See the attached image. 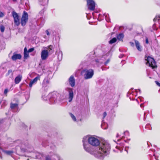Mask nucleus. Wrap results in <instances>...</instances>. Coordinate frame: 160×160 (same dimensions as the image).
Instances as JSON below:
<instances>
[{
	"instance_id": "c85d7f7f",
	"label": "nucleus",
	"mask_w": 160,
	"mask_h": 160,
	"mask_svg": "<svg viewBox=\"0 0 160 160\" xmlns=\"http://www.w3.org/2000/svg\"><path fill=\"white\" fill-rule=\"evenodd\" d=\"M45 160H52L50 156L47 155L45 157Z\"/></svg>"
},
{
	"instance_id": "79ce46f5",
	"label": "nucleus",
	"mask_w": 160,
	"mask_h": 160,
	"mask_svg": "<svg viewBox=\"0 0 160 160\" xmlns=\"http://www.w3.org/2000/svg\"><path fill=\"white\" fill-rule=\"evenodd\" d=\"M123 56V55L121 54L119 56V57L120 58H121Z\"/></svg>"
},
{
	"instance_id": "a211bd4d",
	"label": "nucleus",
	"mask_w": 160,
	"mask_h": 160,
	"mask_svg": "<svg viewBox=\"0 0 160 160\" xmlns=\"http://www.w3.org/2000/svg\"><path fill=\"white\" fill-rule=\"evenodd\" d=\"M124 37V35L122 33H120L117 36V38L118 40L120 41H122Z\"/></svg>"
},
{
	"instance_id": "3c124183",
	"label": "nucleus",
	"mask_w": 160,
	"mask_h": 160,
	"mask_svg": "<svg viewBox=\"0 0 160 160\" xmlns=\"http://www.w3.org/2000/svg\"><path fill=\"white\" fill-rule=\"evenodd\" d=\"M138 90H139V91L140 92V91H140V89H138Z\"/></svg>"
},
{
	"instance_id": "f03ea898",
	"label": "nucleus",
	"mask_w": 160,
	"mask_h": 160,
	"mask_svg": "<svg viewBox=\"0 0 160 160\" xmlns=\"http://www.w3.org/2000/svg\"><path fill=\"white\" fill-rule=\"evenodd\" d=\"M60 94L56 92H53L50 93L47 96L45 100H48V99L51 104H52L56 102L57 100H59Z\"/></svg>"
},
{
	"instance_id": "dca6fc26",
	"label": "nucleus",
	"mask_w": 160,
	"mask_h": 160,
	"mask_svg": "<svg viewBox=\"0 0 160 160\" xmlns=\"http://www.w3.org/2000/svg\"><path fill=\"white\" fill-rule=\"evenodd\" d=\"M39 77H37L32 80H31L30 81V82L29 84V87L31 88L32 86V85L33 84L36 83L37 81L39 79Z\"/></svg>"
},
{
	"instance_id": "0eeeda50",
	"label": "nucleus",
	"mask_w": 160,
	"mask_h": 160,
	"mask_svg": "<svg viewBox=\"0 0 160 160\" xmlns=\"http://www.w3.org/2000/svg\"><path fill=\"white\" fill-rule=\"evenodd\" d=\"M12 13L14 18V24L17 26H19L20 24V19L18 15L14 11H12Z\"/></svg>"
},
{
	"instance_id": "7ed1b4c3",
	"label": "nucleus",
	"mask_w": 160,
	"mask_h": 160,
	"mask_svg": "<svg viewBox=\"0 0 160 160\" xmlns=\"http://www.w3.org/2000/svg\"><path fill=\"white\" fill-rule=\"evenodd\" d=\"M145 60L147 61L146 62L147 65H148V64L149 66L152 67V69L157 68V66L156 65V62L153 58L149 56L147 57H146Z\"/></svg>"
},
{
	"instance_id": "4c0bfd02",
	"label": "nucleus",
	"mask_w": 160,
	"mask_h": 160,
	"mask_svg": "<svg viewBox=\"0 0 160 160\" xmlns=\"http://www.w3.org/2000/svg\"><path fill=\"white\" fill-rule=\"evenodd\" d=\"M28 52V51H27L26 47H25L24 49V52Z\"/></svg>"
},
{
	"instance_id": "c9c22d12",
	"label": "nucleus",
	"mask_w": 160,
	"mask_h": 160,
	"mask_svg": "<svg viewBox=\"0 0 160 160\" xmlns=\"http://www.w3.org/2000/svg\"><path fill=\"white\" fill-rule=\"evenodd\" d=\"M46 32L47 34V35L49 36L50 35V33H49V32L47 30L46 31Z\"/></svg>"
},
{
	"instance_id": "f257e3e1",
	"label": "nucleus",
	"mask_w": 160,
	"mask_h": 160,
	"mask_svg": "<svg viewBox=\"0 0 160 160\" xmlns=\"http://www.w3.org/2000/svg\"><path fill=\"white\" fill-rule=\"evenodd\" d=\"M88 137H85L82 140L83 146L87 152L93 155L96 157L101 159H103L104 157L109 154L110 146L108 142H102L96 149L87 144V140L88 141Z\"/></svg>"
},
{
	"instance_id": "9b49d317",
	"label": "nucleus",
	"mask_w": 160,
	"mask_h": 160,
	"mask_svg": "<svg viewBox=\"0 0 160 160\" xmlns=\"http://www.w3.org/2000/svg\"><path fill=\"white\" fill-rule=\"evenodd\" d=\"M10 108L13 112H16L17 111L18 109V104L17 103H11L10 104Z\"/></svg>"
},
{
	"instance_id": "423d86ee",
	"label": "nucleus",
	"mask_w": 160,
	"mask_h": 160,
	"mask_svg": "<svg viewBox=\"0 0 160 160\" xmlns=\"http://www.w3.org/2000/svg\"><path fill=\"white\" fill-rule=\"evenodd\" d=\"M28 13L26 11H24L21 18V24L22 26H24L26 25L28 21Z\"/></svg>"
},
{
	"instance_id": "58836bf2",
	"label": "nucleus",
	"mask_w": 160,
	"mask_h": 160,
	"mask_svg": "<svg viewBox=\"0 0 160 160\" xmlns=\"http://www.w3.org/2000/svg\"><path fill=\"white\" fill-rule=\"evenodd\" d=\"M131 46L133 47L134 46V43L133 42H130Z\"/></svg>"
},
{
	"instance_id": "6e6552de",
	"label": "nucleus",
	"mask_w": 160,
	"mask_h": 160,
	"mask_svg": "<svg viewBox=\"0 0 160 160\" xmlns=\"http://www.w3.org/2000/svg\"><path fill=\"white\" fill-rule=\"evenodd\" d=\"M87 2L88 9L92 11H93L95 8V3L94 1L93 0H88Z\"/></svg>"
},
{
	"instance_id": "603ef678",
	"label": "nucleus",
	"mask_w": 160,
	"mask_h": 160,
	"mask_svg": "<svg viewBox=\"0 0 160 160\" xmlns=\"http://www.w3.org/2000/svg\"><path fill=\"white\" fill-rule=\"evenodd\" d=\"M40 20H39L38 21H39H39H40Z\"/></svg>"
},
{
	"instance_id": "aec40b11",
	"label": "nucleus",
	"mask_w": 160,
	"mask_h": 160,
	"mask_svg": "<svg viewBox=\"0 0 160 160\" xmlns=\"http://www.w3.org/2000/svg\"><path fill=\"white\" fill-rule=\"evenodd\" d=\"M53 47L52 46L50 45L48 47V52H49V53L52 54L53 52Z\"/></svg>"
},
{
	"instance_id": "39448f33",
	"label": "nucleus",
	"mask_w": 160,
	"mask_h": 160,
	"mask_svg": "<svg viewBox=\"0 0 160 160\" xmlns=\"http://www.w3.org/2000/svg\"><path fill=\"white\" fill-rule=\"evenodd\" d=\"M85 74L84 78L85 79L91 78L94 74V71L92 69L84 70Z\"/></svg>"
},
{
	"instance_id": "c03bdc74",
	"label": "nucleus",
	"mask_w": 160,
	"mask_h": 160,
	"mask_svg": "<svg viewBox=\"0 0 160 160\" xmlns=\"http://www.w3.org/2000/svg\"><path fill=\"white\" fill-rule=\"evenodd\" d=\"M149 126V125H146V128H147V127H148V126Z\"/></svg>"
},
{
	"instance_id": "de8ad7c7",
	"label": "nucleus",
	"mask_w": 160,
	"mask_h": 160,
	"mask_svg": "<svg viewBox=\"0 0 160 160\" xmlns=\"http://www.w3.org/2000/svg\"><path fill=\"white\" fill-rule=\"evenodd\" d=\"M0 158H2V156H1V155H0Z\"/></svg>"
},
{
	"instance_id": "5701e85b",
	"label": "nucleus",
	"mask_w": 160,
	"mask_h": 160,
	"mask_svg": "<svg viewBox=\"0 0 160 160\" xmlns=\"http://www.w3.org/2000/svg\"><path fill=\"white\" fill-rule=\"evenodd\" d=\"M62 54L61 52H59V54L58 55V59L59 60H62Z\"/></svg>"
},
{
	"instance_id": "f3484780",
	"label": "nucleus",
	"mask_w": 160,
	"mask_h": 160,
	"mask_svg": "<svg viewBox=\"0 0 160 160\" xmlns=\"http://www.w3.org/2000/svg\"><path fill=\"white\" fill-rule=\"evenodd\" d=\"M135 42L137 49L139 51H142V47L140 46V43L139 42L136 40H135Z\"/></svg>"
},
{
	"instance_id": "6e6d98bb",
	"label": "nucleus",
	"mask_w": 160,
	"mask_h": 160,
	"mask_svg": "<svg viewBox=\"0 0 160 160\" xmlns=\"http://www.w3.org/2000/svg\"><path fill=\"white\" fill-rule=\"evenodd\" d=\"M118 147V146H116V148H117Z\"/></svg>"
},
{
	"instance_id": "7c9ffc66",
	"label": "nucleus",
	"mask_w": 160,
	"mask_h": 160,
	"mask_svg": "<svg viewBox=\"0 0 160 160\" xmlns=\"http://www.w3.org/2000/svg\"><path fill=\"white\" fill-rule=\"evenodd\" d=\"M34 50V48H30L28 50V52H32Z\"/></svg>"
},
{
	"instance_id": "4be33fe9",
	"label": "nucleus",
	"mask_w": 160,
	"mask_h": 160,
	"mask_svg": "<svg viewBox=\"0 0 160 160\" xmlns=\"http://www.w3.org/2000/svg\"><path fill=\"white\" fill-rule=\"evenodd\" d=\"M3 152L5 153L8 155H10L13 152L12 151L5 150Z\"/></svg>"
},
{
	"instance_id": "a18cd8bd",
	"label": "nucleus",
	"mask_w": 160,
	"mask_h": 160,
	"mask_svg": "<svg viewBox=\"0 0 160 160\" xmlns=\"http://www.w3.org/2000/svg\"><path fill=\"white\" fill-rule=\"evenodd\" d=\"M44 22V21L43 20V21H42V24H43Z\"/></svg>"
},
{
	"instance_id": "864d4df0",
	"label": "nucleus",
	"mask_w": 160,
	"mask_h": 160,
	"mask_svg": "<svg viewBox=\"0 0 160 160\" xmlns=\"http://www.w3.org/2000/svg\"><path fill=\"white\" fill-rule=\"evenodd\" d=\"M136 90V92H137V90Z\"/></svg>"
},
{
	"instance_id": "20e7f679",
	"label": "nucleus",
	"mask_w": 160,
	"mask_h": 160,
	"mask_svg": "<svg viewBox=\"0 0 160 160\" xmlns=\"http://www.w3.org/2000/svg\"><path fill=\"white\" fill-rule=\"evenodd\" d=\"M88 142L90 145L93 146H97L100 144L99 140L93 137L88 138Z\"/></svg>"
},
{
	"instance_id": "393cba45",
	"label": "nucleus",
	"mask_w": 160,
	"mask_h": 160,
	"mask_svg": "<svg viewBox=\"0 0 160 160\" xmlns=\"http://www.w3.org/2000/svg\"><path fill=\"white\" fill-rule=\"evenodd\" d=\"M160 16H159L157 15L153 19V21L154 22L156 21H158L159 20Z\"/></svg>"
},
{
	"instance_id": "37998d69",
	"label": "nucleus",
	"mask_w": 160,
	"mask_h": 160,
	"mask_svg": "<svg viewBox=\"0 0 160 160\" xmlns=\"http://www.w3.org/2000/svg\"><path fill=\"white\" fill-rule=\"evenodd\" d=\"M143 105V104H141V105H140L141 107H142Z\"/></svg>"
},
{
	"instance_id": "2eb2a0df",
	"label": "nucleus",
	"mask_w": 160,
	"mask_h": 160,
	"mask_svg": "<svg viewBox=\"0 0 160 160\" xmlns=\"http://www.w3.org/2000/svg\"><path fill=\"white\" fill-rule=\"evenodd\" d=\"M49 81L47 78L44 79L42 83V88H45L48 86L49 84Z\"/></svg>"
},
{
	"instance_id": "a19ab883",
	"label": "nucleus",
	"mask_w": 160,
	"mask_h": 160,
	"mask_svg": "<svg viewBox=\"0 0 160 160\" xmlns=\"http://www.w3.org/2000/svg\"><path fill=\"white\" fill-rule=\"evenodd\" d=\"M109 61V60H108L107 62H105V64H107Z\"/></svg>"
},
{
	"instance_id": "8fccbe9b",
	"label": "nucleus",
	"mask_w": 160,
	"mask_h": 160,
	"mask_svg": "<svg viewBox=\"0 0 160 160\" xmlns=\"http://www.w3.org/2000/svg\"><path fill=\"white\" fill-rule=\"evenodd\" d=\"M3 104H2V105L1 107H3Z\"/></svg>"
},
{
	"instance_id": "4468645a",
	"label": "nucleus",
	"mask_w": 160,
	"mask_h": 160,
	"mask_svg": "<svg viewBox=\"0 0 160 160\" xmlns=\"http://www.w3.org/2000/svg\"><path fill=\"white\" fill-rule=\"evenodd\" d=\"M22 78V75H19L17 76L15 79V83L16 84H18L21 81Z\"/></svg>"
},
{
	"instance_id": "9d476101",
	"label": "nucleus",
	"mask_w": 160,
	"mask_h": 160,
	"mask_svg": "<svg viewBox=\"0 0 160 160\" xmlns=\"http://www.w3.org/2000/svg\"><path fill=\"white\" fill-rule=\"evenodd\" d=\"M67 90L69 93V102H71L72 101L73 97L72 89L68 88L67 89Z\"/></svg>"
},
{
	"instance_id": "09e8293b",
	"label": "nucleus",
	"mask_w": 160,
	"mask_h": 160,
	"mask_svg": "<svg viewBox=\"0 0 160 160\" xmlns=\"http://www.w3.org/2000/svg\"><path fill=\"white\" fill-rule=\"evenodd\" d=\"M118 134H117V137H118Z\"/></svg>"
},
{
	"instance_id": "473e14b6",
	"label": "nucleus",
	"mask_w": 160,
	"mask_h": 160,
	"mask_svg": "<svg viewBox=\"0 0 160 160\" xmlns=\"http://www.w3.org/2000/svg\"><path fill=\"white\" fill-rule=\"evenodd\" d=\"M8 89H6L4 90V93L5 94H6L8 92Z\"/></svg>"
},
{
	"instance_id": "f704fd0d",
	"label": "nucleus",
	"mask_w": 160,
	"mask_h": 160,
	"mask_svg": "<svg viewBox=\"0 0 160 160\" xmlns=\"http://www.w3.org/2000/svg\"><path fill=\"white\" fill-rule=\"evenodd\" d=\"M106 115L107 113L106 112H104L103 114V118H104L106 116Z\"/></svg>"
},
{
	"instance_id": "cd10ccee",
	"label": "nucleus",
	"mask_w": 160,
	"mask_h": 160,
	"mask_svg": "<svg viewBox=\"0 0 160 160\" xmlns=\"http://www.w3.org/2000/svg\"><path fill=\"white\" fill-rule=\"evenodd\" d=\"M150 160H158L157 158L155 156V154H154L153 156L151 158Z\"/></svg>"
},
{
	"instance_id": "5fc2aeb1",
	"label": "nucleus",
	"mask_w": 160,
	"mask_h": 160,
	"mask_svg": "<svg viewBox=\"0 0 160 160\" xmlns=\"http://www.w3.org/2000/svg\"><path fill=\"white\" fill-rule=\"evenodd\" d=\"M118 141H119V140H118Z\"/></svg>"
},
{
	"instance_id": "6ab92c4d",
	"label": "nucleus",
	"mask_w": 160,
	"mask_h": 160,
	"mask_svg": "<svg viewBox=\"0 0 160 160\" xmlns=\"http://www.w3.org/2000/svg\"><path fill=\"white\" fill-rule=\"evenodd\" d=\"M28 142L26 141L25 142H22V144L20 146L22 148H24L25 146H27L28 145Z\"/></svg>"
},
{
	"instance_id": "ea45409f",
	"label": "nucleus",
	"mask_w": 160,
	"mask_h": 160,
	"mask_svg": "<svg viewBox=\"0 0 160 160\" xmlns=\"http://www.w3.org/2000/svg\"><path fill=\"white\" fill-rule=\"evenodd\" d=\"M103 123H102V124H101V126L102 128L103 129H106L107 128H104L103 127Z\"/></svg>"
},
{
	"instance_id": "72a5a7b5",
	"label": "nucleus",
	"mask_w": 160,
	"mask_h": 160,
	"mask_svg": "<svg viewBox=\"0 0 160 160\" xmlns=\"http://www.w3.org/2000/svg\"><path fill=\"white\" fill-rule=\"evenodd\" d=\"M155 82L156 83V84L158 86L160 87V83H159L157 81H155Z\"/></svg>"
},
{
	"instance_id": "bb28decb",
	"label": "nucleus",
	"mask_w": 160,
	"mask_h": 160,
	"mask_svg": "<svg viewBox=\"0 0 160 160\" xmlns=\"http://www.w3.org/2000/svg\"><path fill=\"white\" fill-rule=\"evenodd\" d=\"M70 115L71 117L72 118V119L74 121H76V119L75 116L73 114L71 113H70Z\"/></svg>"
},
{
	"instance_id": "49530a36",
	"label": "nucleus",
	"mask_w": 160,
	"mask_h": 160,
	"mask_svg": "<svg viewBox=\"0 0 160 160\" xmlns=\"http://www.w3.org/2000/svg\"><path fill=\"white\" fill-rule=\"evenodd\" d=\"M17 0H12L13 1H14V2H15V1H16Z\"/></svg>"
},
{
	"instance_id": "1a4fd4ad",
	"label": "nucleus",
	"mask_w": 160,
	"mask_h": 160,
	"mask_svg": "<svg viewBox=\"0 0 160 160\" xmlns=\"http://www.w3.org/2000/svg\"><path fill=\"white\" fill-rule=\"evenodd\" d=\"M49 52L47 50H43L41 52V58L42 60L46 59L48 56Z\"/></svg>"
},
{
	"instance_id": "2f4dec72",
	"label": "nucleus",
	"mask_w": 160,
	"mask_h": 160,
	"mask_svg": "<svg viewBox=\"0 0 160 160\" xmlns=\"http://www.w3.org/2000/svg\"><path fill=\"white\" fill-rule=\"evenodd\" d=\"M4 16V13L0 11V17H2Z\"/></svg>"
},
{
	"instance_id": "ddd939ff",
	"label": "nucleus",
	"mask_w": 160,
	"mask_h": 160,
	"mask_svg": "<svg viewBox=\"0 0 160 160\" xmlns=\"http://www.w3.org/2000/svg\"><path fill=\"white\" fill-rule=\"evenodd\" d=\"M22 58V56L20 54H14L12 57L11 58L13 61H15L17 59H20Z\"/></svg>"
},
{
	"instance_id": "c756f323",
	"label": "nucleus",
	"mask_w": 160,
	"mask_h": 160,
	"mask_svg": "<svg viewBox=\"0 0 160 160\" xmlns=\"http://www.w3.org/2000/svg\"><path fill=\"white\" fill-rule=\"evenodd\" d=\"M12 73V70L11 69H10L8 70V73L6 74L7 76L9 75L10 73Z\"/></svg>"
},
{
	"instance_id": "f8f14e48",
	"label": "nucleus",
	"mask_w": 160,
	"mask_h": 160,
	"mask_svg": "<svg viewBox=\"0 0 160 160\" xmlns=\"http://www.w3.org/2000/svg\"><path fill=\"white\" fill-rule=\"evenodd\" d=\"M69 84L71 87H73L75 85V81L73 76H71L68 80Z\"/></svg>"
},
{
	"instance_id": "412c9836",
	"label": "nucleus",
	"mask_w": 160,
	"mask_h": 160,
	"mask_svg": "<svg viewBox=\"0 0 160 160\" xmlns=\"http://www.w3.org/2000/svg\"><path fill=\"white\" fill-rule=\"evenodd\" d=\"M117 41V39L115 38H112L111 40L109 41V43L110 44H112L115 43Z\"/></svg>"
},
{
	"instance_id": "a878e982",
	"label": "nucleus",
	"mask_w": 160,
	"mask_h": 160,
	"mask_svg": "<svg viewBox=\"0 0 160 160\" xmlns=\"http://www.w3.org/2000/svg\"><path fill=\"white\" fill-rule=\"evenodd\" d=\"M0 31L2 32H4L5 30V27L3 25H1L0 26Z\"/></svg>"
},
{
	"instance_id": "b1692460",
	"label": "nucleus",
	"mask_w": 160,
	"mask_h": 160,
	"mask_svg": "<svg viewBox=\"0 0 160 160\" xmlns=\"http://www.w3.org/2000/svg\"><path fill=\"white\" fill-rule=\"evenodd\" d=\"M29 52H24V58H27L29 57Z\"/></svg>"
},
{
	"instance_id": "e433bc0d",
	"label": "nucleus",
	"mask_w": 160,
	"mask_h": 160,
	"mask_svg": "<svg viewBox=\"0 0 160 160\" xmlns=\"http://www.w3.org/2000/svg\"><path fill=\"white\" fill-rule=\"evenodd\" d=\"M146 43L147 44L148 43V38L147 37H146Z\"/></svg>"
}]
</instances>
